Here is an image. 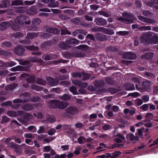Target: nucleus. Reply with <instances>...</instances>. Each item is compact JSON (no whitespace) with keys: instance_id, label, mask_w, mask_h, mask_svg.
Listing matches in <instances>:
<instances>
[{"instance_id":"nucleus-1","label":"nucleus","mask_w":158,"mask_h":158,"mask_svg":"<svg viewBox=\"0 0 158 158\" xmlns=\"http://www.w3.org/2000/svg\"><path fill=\"white\" fill-rule=\"evenodd\" d=\"M30 99L28 98H24L23 100L19 98L14 99L13 102L14 104H12V102L10 101H8L2 103L1 105L2 106H10L13 108H18L19 106L18 103H20L27 102H28Z\"/></svg>"},{"instance_id":"nucleus-2","label":"nucleus","mask_w":158,"mask_h":158,"mask_svg":"<svg viewBox=\"0 0 158 158\" xmlns=\"http://www.w3.org/2000/svg\"><path fill=\"white\" fill-rule=\"evenodd\" d=\"M48 104L50 108L53 109H64L66 108L68 105V104L66 102L56 100L50 101Z\"/></svg>"},{"instance_id":"nucleus-3","label":"nucleus","mask_w":158,"mask_h":158,"mask_svg":"<svg viewBox=\"0 0 158 158\" xmlns=\"http://www.w3.org/2000/svg\"><path fill=\"white\" fill-rule=\"evenodd\" d=\"M158 37L156 36H153L151 39L150 38L149 35L145 34L143 35L140 37V41L142 43H148L153 42L155 44L157 42Z\"/></svg>"},{"instance_id":"nucleus-4","label":"nucleus","mask_w":158,"mask_h":158,"mask_svg":"<svg viewBox=\"0 0 158 158\" xmlns=\"http://www.w3.org/2000/svg\"><path fill=\"white\" fill-rule=\"evenodd\" d=\"M67 57L71 58L73 57H75L77 58L83 57H85V55L83 52L78 51H76L71 53L68 52L66 54Z\"/></svg>"},{"instance_id":"nucleus-5","label":"nucleus","mask_w":158,"mask_h":158,"mask_svg":"<svg viewBox=\"0 0 158 158\" xmlns=\"http://www.w3.org/2000/svg\"><path fill=\"white\" fill-rule=\"evenodd\" d=\"M15 23L12 24V28L15 30H18L20 26L23 23L21 17H17L14 20Z\"/></svg>"},{"instance_id":"nucleus-6","label":"nucleus","mask_w":158,"mask_h":158,"mask_svg":"<svg viewBox=\"0 0 158 158\" xmlns=\"http://www.w3.org/2000/svg\"><path fill=\"white\" fill-rule=\"evenodd\" d=\"M66 113L73 116L77 115L79 112V110L76 107L72 106L67 108L65 110Z\"/></svg>"},{"instance_id":"nucleus-7","label":"nucleus","mask_w":158,"mask_h":158,"mask_svg":"<svg viewBox=\"0 0 158 158\" xmlns=\"http://www.w3.org/2000/svg\"><path fill=\"white\" fill-rule=\"evenodd\" d=\"M25 49L21 46H19L16 47L14 50L15 54L18 56H22L24 53Z\"/></svg>"},{"instance_id":"nucleus-8","label":"nucleus","mask_w":158,"mask_h":158,"mask_svg":"<svg viewBox=\"0 0 158 158\" xmlns=\"http://www.w3.org/2000/svg\"><path fill=\"white\" fill-rule=\"evenodd\" d=\"M47 80L49 83V85L51 86L56 85L59 83V81L57 79L50 77H47Z\"/></svg>"},{"instance_id":"nucleus-9","label":"nucleus","mask_w":158,"mask_h":158,"mask_svg":"<svg viewBox=\"0 0 158 158\" xmlns=\"http://www.w3.org/2000/svg\"><path fill=\"white\" fill-rule=\"evenodd\" d=\"M136 55L131 52H127L123 54V58L129 60H133L136 57Z\"/></svg>"},{"instance_id":"nucleus-10","label":"nucleus","mask_w":158,"mask_h":158,"mask_svg":"<svg viewBox=\"0 0 158 158\" xmlns=\"http://www.w3.org/2000/svg\"><path fill=\"white\" fill-rule=\"evenodd\" d=\"M94 22L97 25L100 26H104L107 23L106 20L102 18H97L94 19Z\"/></svg>"},{"instance_id":"nucleus-11","label":"nucleus","mask_w":158,"mask_h":158,"mask_svg":"<svg viewBox=\"0 0 158 158\" xmlns=\"http://www.w3.org/2000/svg\"><path fill=\"white\" fill-rule=\"evenodd\" d=\"M19 113L23 121H27L29 120L30 115V114L25 113L24 111H20Z\"/></svg>"},{"instance_id":"nucleus-12","label":"nucleus","mask_w":158,"mask_h":158,"mask_svg":"<svg viewBox=\"0 0 158 158\" xmlns=\"http://www.w3.org/2000/svg\"><path fill=\"white\" fill-rule=\"evenodd\" d=\"M95 37L97 40L101 41H104L107 39V38L105 35L99 33H97L96 34Z\"/></svg>"},{"instance_id":"nucleus-13","label":"nucleus","mask_w":158,"mask_h":158,"mask_svg":"<svg viewBox=\"0 0 158 158\" xmlns=\"http://www.w3.org/2000/svg\"><path fill=\"white\" fill-rule=\"evenodd\" d=\"M151 84V82L146 79L145 81H143L142 84V85L143 87V89H149L150 88V85Z\"/></svg>"},{"instance_id":"nucleus-14","label":"nucleus","mask_w":158,"mask_h":158,"mask_svg":"<svg viewBox=\"0 0 158 158\" xmlns=\"http://www.w3.org/2000/svg\"><path fill=\"white\" fill-rule=\"evenodd\" d=\"M153 53L152 52H147L141 56L142 58L146 59L147 60H151L153 56Z\"/></svg>"},{"instance_id":"nucleus-15","label":"nucleus","mask_w":158,"mask_h":158,"mask_svg":"<svg viewBox=\"0 0 158 158\" xmlns=\"http://www.w3.org/2000/svg\"><path fill=\"white\" fill-rule=\"evenodd\" d=\"M105 82L102 80H95L94 82V84L97 88H102L104 87Z\"/></svg>"},{"instance_id":"nucleus-16","label":"nucleus","mask_w":158,"mask_h":158,"mask_svg":"<svg viewBox=\"0 0 158 158\" xmlns=\"http://www.w3.org/2000/svg\"><path fill=\"white\" fill-rule=\"evenodd\" d=\"M77 49H80L84 53L86 52L89 50V47L85 44H81L76 47Z\"/></svg>"},{"instance_id":"nucleus-17","label":"nucleus","mask_w":158,"mask_h":158,"mask_svg":"<svg viewBox=\"0 0 158 158\" xmlns=\"http://www.w3.org/2000/svg\"><path fill=\"white\" fill-rule=\"evenodd\" d=\"M100 28L101 29L102 31L106 34L109 35H112L114 34V31L113 29H107L103 27H101Z\"/></svg>"},{"instance_id":"nucleus-18","label":"nucleus","mask_w":158,"mask_h":158,"mask_svg":"<svg viewBox=\"0 0 158 158\" xmlns=\"http://www.w3.org/2000/svg\"><path fill=\"white\" fill-rule=\"evenodd\" d=\"M10 26V23L8 22H4L0 24V30L4 31L6 29Z\"/></svg>"},{"instance_id":"nucleus-19","label":"nucleus","mask_w":158,"mask_h":158,"mask_svg":"<svg viewBox=\"0 0 158 158\" xmlns=\"http://www.w3.org/2000/svg\"><path fill=\"white\" fill-rule=\"evenodd\" d=\"M22 108L23 110L26 111H30L33 109V107L32 105L26 104L22 106Z\"/></svg>"},{"instance_id":"nucleus-20","label":"nucleus","mask_w":158,"mask_h":158,"mask_svg":"<svg viewBox=\"0 0 158 158\" xmlns=\"http://www.w3.org/2000/svg\"><path fill=\"white\" fill-rule=\"evenodd\" d=\"M66 42L68 45L72 44H78L79 43V41L76 39L73 38L66 40Z\"/></svg>"},{"instance_id":"nucleus-21","label":"nucleus","mask_w":158,"mask_h":158,"mask_svg":"<svg viewBox=\"0 0 158 158\" xmlns=\"http://www.w3.org/2000/svg\"><path fill=\"white\" fill-rule=\"evenodd\" d=\"M38 32L28 33L27 34L26 38L28 40L32 39L38 36Z\"/></svg>"},{"instance_id":"nucleus-22","label":"nucleus","mask_w":158,"mask_h":158,"mask_svg":"<svg viewBox=\"0 0 158 158\" xmlns=\"http://www.w3.org/2000/svg\"><path fill=\"white\" fill-rule=\"evenodd\" d=\"M125 87L126 90L127 91L135 89L134 85L133 83H127L125 85Z\"/></svg>"},{"instance_id":"nucleus-23","label":"nucleus","mask_w":158,"mask_h":158,"mask_svg":"<svg viewBox=\"0 0 158 158\" xmlns=\"http://www.w3.org/2000/svg\"><path fill=\"white\" fill-rule=\"evenodd\" d=\"M16 67V71H28L30 67V66H22L21 65H18Z\"/></svg>"},{"instance_id":"nucleus-24","label":"nucleus","mask_w":158,"mask_h":158,"mask_svg":"<svg viewBox=\"0 0 158 158\" xmlns=\"http://www.w3.org/2000/svg\"><path fill=\"white\" fill-rule=\"evenodd\" d=\"M23 2L22 0H15L11 2V4L12 6H13L23 5Z\"/></svg>"},{"instance_id":"nucleus-25","label":"nucleus","mask_w":158,"mask_h":158,"mask_svg":"<svg viewBox=\"0 0 158 158\" xmlns=\"http://www.w3.org/2000/svg\"><path fill=\"white\" fill-rule=\"evenodd\" d=\"M29 60L33 62H40L41 63L42 60L40 58H38L37 56L30 57Z\"/></svg>"},{"instance_id":"nucleus-26","label":"nucleus","mask_w":158,"mask_h":158,"mask_svg":"<svg viewBox=\"0 0 158 158\" xmlns=\"http://www.w3.org/2000/svg\"><path fill=\"white\" fill-rule=\"evenodd\" d=\"M1 3L3 6V8L8 7L10 5V1L9 0H3Z\"/></svg>"},{"instance_id":"nucleus-27","label":"nucleus","mask_w":158,"mask_h":158,"mask_svg":"<svg viewBox=\"0 0 158 158\" xmlns=\"http://www.w3.org/2000/svg\"><path fill=\"white\" fill-rule=\"evenodd\" d=\"M59 46L60 48L62 49H66L70 47L66 43H65L64 42H60L59 44Z\"/></svg>"},{"instance_id":"nucleus-28","label":"nucleus","mask_w":158,"mask_h":158,"mask_svg":"<svg viewBox=\"0 0 158 158\" xmlns=\"http://www.w3.org/2000/svg\"><path fill=\"white\" fill-rule=\"evenodd\" d=\"M55 139L56 137L55 136H48L47 138H45L44 139L43 143H49Z\"/></svg>"},{"instance_id":"nucleus-29","label":"nucleus","mask_w":158,"mask_h":158,"mask_svg":"<svg viewBox=\"0 0 158 158\" xmlns=\"http://www.w3.org/2000/svg\"><path fill=\"white\" fill-rule=\"evenodd\" d=\"M52 42L50 40H48L43 42L41 46L43 48H45L47 47L51 46L52 44Z\"/></svg>"},{"instance_id":"nucleus-30","label":"nucleus","mask_w":158,"mask_h":158,"mask_svg":"<svg viewBox=\"0 0 158 158\" xmlns=\"http://www.w3.org/2000/svg\"><path fill=\"white\" fill-rule=\"evenodd\" d=\"M46 81L40 78H38L36 79V83L39 85H46Z\"/></svg>"},{"instance_id":"nucleus-31","label":"nucleus","mask_w":158,"mask_h":158,"mask_svg":"<svg viewBox=\"0 0 158 158\" xmlns=\"http://www.w3.org/2000/svg\"><path fill=\"white\" fill-rule=\"evenodd\" d=\"M32 89L39 91L43 89V87L38 86L35 84H31V85Z\"/></svg>"},{"instance_id":"nucleus-32","label":"nucleus","mask_w":158,"mask_h":158,"mask_svg":"<svg viewBox=\"0 0 158 158\" xmlns=\"http://www.w3.org/2000/svg\"><path fill=\"white\" fill-rule=\"evenodd\" d=\"M69 91L73 94L77 95L78 94L77 92V89L76 87L72 85L69 88Z\"/></svg>"},{"instance_id":"nucleus-33","label":"nucleus","mask_w":158,"mask_h":158,"mask_svg":"<svg viewBox=\"0 0 158 158\" xmlns=\"http://www.w3.org/2000/svg\"><path fill=\"white\" fill-rule=\"evenodd\" d=\"M106 82L109 85H114L115 83V81L111 78H107L106 79Z\"/></svg>"},{"instance_id":"nucleus-34","label":"nucleus","mask_w":158,"mask_h":158,"mask_svg":"<svg viewBox=\"0 0 158 158\" xmlns=\"http://www.w3.org/2000/svg\"><path fill=\"white\" fill-rule=\"evenodd\" d=\"M83 78L82 80L83 81H85L89 79L91 77V75L88 73H82Z\"/></svg>"},{"instance_id":"nucleus-35","label":"nucleus","mask_w":158,"mask_h":158,"mask_svg":"<svg viewBox=\"0 0 158 158\" xmlns=\"http://www.w3.org/2000/svg\"><path fill=\"white\" fill-rule=\"evenodd\" d=\"M71 96L69 94H64L61 97V99L64 101H67L69 100Z\"/></svg>"},{"instance_id":"nucleus-36","label":"nucleus","mask_w":158,"mask_h":158,"mask_svg":"<svg viewBox=\"0 0 158 158\" xmlns=\"http://www.w3.org/2000/svg\"><path fill=\"white\" fill-rule=\"evenodd\" d=\"M145 75L148 77V78L150 79H153L155 78V76L154 74L148 72L145 73Z\"/></svg>"},{"instance_id":"nucleus-37","label":"nucleus","mask_w":158,"mask_h":158,"mask_svg":"<svg viewBox=\"0 0 158 158\" xmlns=\"http://www.w3.org/2000/svg\"><path fill=\"white\" fill-rule=\"evenodd\" d=\"M25 153L26 154L29 155V156H31L32 154L35 153L34 151L32 150L31 148H27L25 151Z\"/></svg>"},{"instance_id":"nucleus-38","label":"nucleus","mask_w":158,"mask_h":158,"mask_svg":"<svg viewBox=\"0 0 158 158\" xmlns=\"http://www.w3.org/2000/svg\"><path fill=\"white\" fill-rule=\"evenodd\" d=\"M121 154V152L119 151H115L112 153L111 158H116Z\"/></svg>"},{"instance_id":"nucleus-39","label":"nucleus","mask_w":158,"mask_h":158,"mask_svg":"<svg viewBox=\"0 0 158 158\" xmlns=\"http://www.w3.org/2000/svg\"><path fill=\"white\" fill-rule=\"evenodd\" d=\"M15 11L16 13H22L25 12V10L23 9V8L22 6H19L16 8Z\"/></svg>"},{"instance_id":"nucleus-40","label":"nucleus","mask_w":158,"mask_h":158,"mask_svg":"<svg viewBox=\"0 0 158 158\" xmlns=\"http://www.w3.org/2000/svg\"><path fill=\"white\" fill-rule=\"evenodd\" d=\"M12 36L15 38H18L19 37H22L23 36V34L20 32H16L15 33L13 34L12 35Z\"/></svg>"},{"instance_id":"nucleus-41","label":"nucleus","mask_w":158,"mask_h":158,"mask_svg":"<svg viewBox=\"0 0 158 158\" xmlns=\"http://www.w3.org/2000/svg\"><path fill=\"white\" fill-rule=\"evenodd\" d=\"M107 50L108 51L111 52H116L118 51L117 48L113 46H110L107 48Z\"/></svg>"},{"instance_id":"nucleus-42","label":"nucleus","mask_w":158,"mask_h":158,"mask_svg":"<svg viewBox=\"0 0 158 158\" xmlns=\"http://www.w3.org/2000/svg\"><path fill=\"white\" fill-rule=\"evenodd\" d=\"M26 80L30 83L33 82L35 81V76L31 75V77L27 78Z\"/></svg>"},{"instance_id":"nucleus-43","label":"nucleus","mask_w":158,"mask_h":158,"mask_svg":"<svg viewBox=\"0 0 158 158\" xmlns=\"http://www.w3.org/2000/svg\"><path fill=\"white\" fill-rule=\"evenodd\" d=\"M140 95V94L137 92H135L134 93H130L127 96V97H129L130 96H131L133 97L137 98Z\"/></svg>"},{"instance_id":"nucleus-44","label":"nucleus","mask_w":158,"mask_h":158,"mask_svg":"<svg viewBox=\"0 0 158 158\" xmlns=\"http://www.w3.org/2000/svg\"><path fill=\"white\" fill-rule=\"evenodd\" d=\"M41 21L40 19L36 18L34 19L32 21V24L36 25L40 23Z\"/></svg>"},{"instance_id":"nucleus-45","label":"nucleus","mask_w":158,"mask_h":158,"mask_svg":"<svg viewBox=\"0 0 158 158\" xmlns=\"http://www.w3.org/2000/svg\"><path fill=\"white\" fill-rule=\"evenodd\" d=\"M27 129L32 132H35L36 131V127L34 126H30L28 127Z\"/></svg>"},{"instance_id":"nucleus-46","label":"nucleus","mask_w":158,"mask_h":158,"mask_svg":"<svg viewBox=\"0 0 158 158\" xmlns=\"http://www.w3.org/2000/svg\"><path fill=\"white\" fill-rule=\"evenodd\" d=\"M10 121V119L6 116H2V118L1 122V123L2 124L6 123Z\"/></svg>"},{"instance_id":"nucleus-47","label":"nucleus","mask_w":158,"mask_h":158,"mask_svg":"<svg viewBox=\"0 0 158 158\" xmlns=\"http://www.w3.org/2000/svg\"><path fill=\"white\" fill-rule=\"evenodd\" d=\"M25 47L28 50L33 51L37 50L39 49L38 47H36L34 46H25Z\"/></svg>"},{"instance_id":"nucleus-48","label":"nucleus","mask_w":158,"mask_h":158,"mask_svg":"<svg viewBox=\"0 0 158 158\" xmlns=\"http://www.w3.org/2000/svg\"><path fill=\"white\" fill-rule=\"evenodd\" d=\"M121 124L118 125L119 127L120 128H123L125 127V125L127 123V122L125 120H122L121 121Z\"/></svg>"},{"instance_id":"nucleus-49","label":"nucleus","mask_w":158,"mask_h":158,"mask_svg":"<svg viewBox=\"0 0 158 158\" xmlns=\"http://www.w3.org/2000/svg\"><path fill=\"white\" fill-rule=\"evenodd\" d=\"M50 35L48 33H43L41 35L40 37L42 39H47L49 38Z\"/></svg>"},{"instance_id":"nucleus-50","label":"nucleus","mask_w":158,"mask_h":158,"mask_svg":"<svg viewBox=\"0 0 158 158\" xmlns=\"http://www.w3.org/2000/svg\"><path fill=\"white\" fill-rule=\"evenodd\" d=\"M99 5L96 4L90 5L89 7L91 9L93 10H96L99 8Z\"/></svg>"},{"instance_id":"nucleus-51","label":"nucleus","mask_w":158,"mask_h":158,"mask_svg":"<svg viewBox=\"0 0 158 158\" xmlns=\"http://www.w3.org/2000/svg\"><path fill=\"white\" fill-rule=\"evenodd\" d=\"M72 76L73 77H78L81 78L82 77V74L79 72H74L72 74Z\"/></svg>"},{"instance_id":"nucleus-52","label":"nucleus","mask_w":158,"mask_h":158,"mask_svg":"<svg viewBox=\"0 0 158 158\" xmlns=\"http://www.w3.org/2000/svg\"><path fill=\"white\" fill-rule=\"evenodd\" d=\"M118 34L120 35H126L129 34V32L127 31H120L118 32Z\"/></svg>"},{"instance_id":"nucleus-53","label":"nucleus","mask_w":158,"mask_h":158,"mask_svg":"<svg viewBox=\"0 0 158 158\" xmlns=\"http://www.w3.org/2000/svg\"><path fill=\"white\" fill-rule=\"evenodd\" d=\"M8 146L10 148H16L17 147V145L13 142H10L7 144Z\"/></svg>"},{"instance_id":"nucleus-54","label":"nucleus","mask_w":158,"mask_h":158,"mask_svg":"<svg viewBox=\"0 0 158 158\" xmlns=\"http://www.w3.org/2000/svg\"><path fill=\"white\" fill-rule=\"evenodd\" d=\"M98 14L102 15H103L106 17H109L110 16V14L107 13L102 11H99Z\"/></svg>"},{"instance_id":"nucleus-55","label":"nucleus","mask_w":158,"mask_h":158,"mask_svg":"<svg viewBox=\"0 0 158 158\" xmlns=\"http://www.w3.org/2000/svg\"><path fill=\"white\" fill-rule=\"evenodd\" d=\"M134 137L135 136L133 133H129L127 134L126 138L127 139L128 138H129L130 139L131 141L134 140Z\"/></svg>"},{"instance_id":"nucleus-56","label":"nucleus","mask_w":158,"mask_h":158,"mask_svg":"<svg viewBox=\"0 0 158 158\" xmlns=\"http://www.w3.org/2000/svg\"><path fill=\"white\" fill-rule=\"evenodd\" d=\"M149 104H144L140 106V108L144 111H146L148 108V105Z\"/></svg>"},{"instance_id":"nucleus-57","label":"nucleus","mask_w":158,"mask_h":158,"mask_svg":"<svg viewBox=\"0 0 158 158\" xmlns=\"http://www.w3.org/2000/svg\"><path fill=\"white\" fill-rule=\"evenodd\" d=\"M81 81L76 79L73 80H72V83L75 85H77L79 87L81 82Z\"/></svg>"},{"instance_id":"nucleus-58","label":"nucleus","mask_w":158,"mask_h":158,"mask_svg":"<svg viewBox=\"0 0 158 158\" xmlns=\"http://www.w3.org/2000/svg\"><path fill=\"white\" fill-rule=\"evenodd\" d=\"M2 44L4 46L6 47H10L11 46L12 44L11 42L8 41H4L2 42Z\"/></svg>"},{"instance_id":"nucleus-59","label":"nucleus","mask_w":158,"mask_h":158,"mask_svg":"<svg viewBox=\"0 0 158 158\" xmlns=\"http://www.w3.org/2000/svg\"><path fill=\"white\" fill-rule=\"evenodd\" d=\"M139 19L140 21L145 23L147 22L148 18L143 17L142 16H138Z\"/></svg>"},{"instance_id":"nucleus-60","label":"nucleus","mask_w":158,"mask_h":158,"mask_svg":"<svg viewBox=\"0 0 158 158\" xmlns=\"http://www.w3.org/2000/svg\"><path fill=\"white\" fill-rule=\"evenodd\" d=\"M51 92H54L56 93L59 94L60 91V89L58 88H53L50 89Z\"/></svg>"},{"instance_id":"nucleus-61","label":"nucleus","mask_w":158,"mask_h":158,"mask_svg":"<svg viewBox=\"0 0 158 158\" xmlns=\"http://www.w3.org/2000/svg\"><path fill=\"white\" fill-rule=\"evenodd\" d=\"M86 37L92 41H94L95 40V38L94 35L90 34H88Z\"/></svg>"},{"instance_id":"nucleus-62","label":"nucleus","mask_w":158,"mask_h":158,"mask_svg":"<svg viewBox=\"0 0 158 158\" xmlns=\"http://www.w3.org/2000/svg\"><path fill=\"white\" fill-rule=\"evenodd\" d=\"M8 113L10 117H16L17 114L16 112L12 111H9Z\"/></svg>"},{"instance_id":"nucleus-63","label":"nucleus","mask_w":158,"mask_h":158,"mask_svg":"<svg viewBox=\"0 0 158 158\" xmlns=\"http://www.w3.org/2000/svg\"><path fill=\"white\" fill-rule=\"evenodd\" d=\"M20 43L22 44H30L31 43V42L28 39H27V38H26L25 40H20Z\"/></svg>"},{"instance_id":"nucleus-64","label":"nucleus","mask_w":158,"mask_h":158,"mask_svg":"<svg viewBox=\"0 0 158 158\" xmlns=\"http://www.w3.org/2000/svg\"><path fill=\"white\" fill-rule=\"evenodd\" d=\"M67 156L65 154H61L60 156L59 154H56L54 156L55 158H65Z\"/></svg>"}]
</instances>
